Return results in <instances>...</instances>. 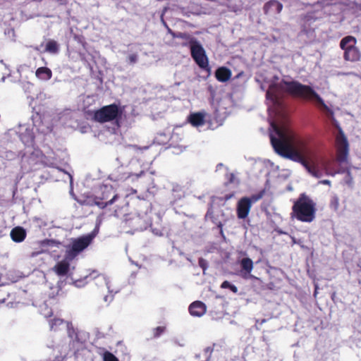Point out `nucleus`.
Here are the masks:
<instances>
[{
	"label": "nucleus",
	"mask_w": 361,
	"mask_h": 361,
	"mask_svg": "<svg viewBox=\"0 0 361 361\" xmlns=\"http://www.w3.org/2000/svg\"><path fill=\"white\" fill-rule=\"evenodd\" d=\"M271 126L278 136L270 135L275 152L283 158L300 164L312 176L320 178L322 173L317 166L316 152L310 145V139L298 135L286 126Z\"/></svg>",
	"instance_id": "f257e3e1"
},
{
	"label": "nucleus",
	"mask_w": 361,
	"mask_h": 361,
	"mask_svg": "<svg viewBox=\"0 0 361 361\" xmlns=\"http://www.w3.org/2000/svg\"><path fill=\"white\" fill-rule=\"evenodd\" d=\"M283 93H287L294 98L305 101H314L324 109H329L323 99L312 87L302 84L297 80L287 81L281 80L278 83L271 84L266 92V98L270 100L274 105H280L283 97Z\"/></svg>",
	"instance_id": "f03ea898"
},
{
	"label": "nucleus",
	"mask_w": 361,
	"mask_h": 361,
	"mask_svg": "<svg viewBox=\"0 0 361 361\" xmlns=\"http://www.w3.org/2000/svg\"><path fill=\"white\" fill-rule=\"evenodd\" d=\"M336 161L340 164V168L337 170L331 167L333 162L328 161L324 164L326 174L335 176L337 173H346V182L350 184L353 181V176L350 169L348 166L344 167L343 164H348L349 154V144L346 137L342 131H340L336 137Z\"/></svg>",
	"instance_id": "7ed1b4c3"
},
{
	"label": "nucleus",
	"mask_w": 361,
	"mask_h": 361,
	"mask_svg": "<svg viewBox=\"0 0 361 361\" xmlns=\"http://www.w3.org/2000/svg\"><path fill=\"white\" fill-rule=\"evenodd\" d=\"M316 203L305 192L299 195L293 200L290 217L301 222L311 223L316 217Z\"/></svg>",
	"instance_id": "20e7f679"
},
{
	"label": "nucleus",
	"mask_w": 361,
	"mask_h": 361,
	"mask_svg": "<svg viewBox=\"0 0 361 361\" xmlns=\"http://www.w3.org/2000/svg\"><path fill=\"white\" fill-rule=\"evenodd\" d=\"M114 192V188L111 185H103L99 188V193L97 195L88 197L85 200L90 206H97L100 209H104L108 205L112 204L118 198V195L114 194L109 200Z\"/></svg>",
	"instance_id": "39448f33"
},
{
	"label": "nucleus",
	"mask_w": 361,
	"mask_h": 361,
	"mask_svg": "<svg viewBox=\"0 0 361 361\" xmlns=\"http://www.w3.org/2000/svg\"><path fill=\"white\" fill-rule=\"evenodd\" d=\"M123 110L116 104L104 106L94 111L92 119L98 123H104L121 119Z\"/></svg>",
	"instance_id": "423d86ee"
},
{
	"label": "nucleus",
	"mask_w": 361,
	"mask_h": 361,
	"mask_svg": "<svg viewBox=\"0 0 361 361\" xmlns=\"http://www.w3.org/2000/svg\"><path fill=\"white\" fill-rule=\"evenodd\" d=\"M95 235L89 233L77 238H73L71 244L67 246L66 257L68 260H73L81 252L85 250L92 242Z\"/></svg>",
	"instance_id": "0eeeda50"
},
{
	"label": "nucleus",
	"mask_w": 361,
	"mask_h": 361,
	"mask_svg": "<svg viewBox=\"0 0 361 361\" xmlns=\"http://www.w3.org/2000/svg\"><path fill=\"white\" fill-rule=\"evenodd\" d=\"M357 39L351 35L344 37L340 42V48L343 51V59L346 61L357 62L361 59V52L356 47Z\"/></svg>",
	"instance_id": "6e6552de"
},
{
	"label": "nucleus",
	"mask_w": 361,
	"mask_h": 361,
	"mask_svg": "<svg viewBox=\"0 0 361 361\" xmlns=\"http://www.w3.org/2000/svg\"><path fill=\"white\" fill-rule=\"evenodd\" d=\"M190 48L191 56L195 63L202 69H209L208 59L205 51L197 39H191Z\"/></svg>",
	"instance_id": "1a4fd4ad"
},
{
	"label": "nucleus",
	"mask_w": 361,
	"mask_h": 361,
	"mask_svg": "<svg viewBox=\"0 0 361 361\" xmlns=\"http://www.w3.org/2000/svg\"><path fill=\"white\" fill-rule=\"evenodd\" d=\"M126 224L131 229L132 232L141 231L146 228V225L140 216H134L127 219Z\"/></svg>",
	"instance_id": "9d476101"
},
{
	"label": "nucleus",
	"mask_w": 361,
	"mask_h": 361,
	"mask_svg": "<svg viewBox=\"0 0 361 361\" xmlns=\"http://www.w3.org/2000/svg\"><path fill=\"white\" fill-rule=\"evenodd\" d=\"M283 9V4L277 0H270L264 6L266 14H279Z\"/></svg>",
	"instance_id": "9b49d317"
},
{
	"label": "nucleus",
	"mask_w": 361,
	"mask_h": 361,
	"mask_svg": "<svg viewBox=\"0 0 361 361\" xmlns=\"http://www.w3.org/2000/svg\"><path fill=\"white\" fill-rule=\"evenodd\" d=\"M207 307L205 304L201 301L193 302L189 306V312L191 315L195 317H201L206 312Z\"/></svg>",
	"instance_id": "f8f14e48"
},
{
	"label": "nucleus",
	"mask_w": 361,
	"mask_h": 361,
	"mask_svg": "<svg viewBox=\"0 0 361 361\" xmlns=\"http://www.w3.org/2000/svg\"><path fill=\"white\" fill-rule=\"evenodd\" d=\"M71 260L67 259L66 258L63 260H61L57 262L55 266L53 267V271L60 276H66L70 269V262Z\"/></svg>",
	"instance_id": "ddd939ff"
},
{
	"label": "nucleus",
	"mask_w": 361,
	"mask_h": 361,
	"mask_svg": "<svg viewBox=\"0 0 361 361\" xmlns=\"http://www.w3.org/2000/svg\"><path fill=\"white\" fill-rule=\"evenodd\" d=\"M206 114L204 112H196L191 114L188 121L195 127L202 126L205 123Z\"/></svg>",
	"instance_id": "4468645a"
},
{
	"label": "nucleus",
	"mask_w": 361,
	"mask_h": 361,
	"mask_svg": "<svg viewBox=\"0 0 361 361\" xmlns=\"http://www.w3.org/2000/svg\"><path fill=\"white\" fill-rule=\"evenodd\" d=\"M238 216L240 219L245 218L248 214V197H243L238 203Z\"/></svg>",
	"instance_id": "2eb2a0df"
},
{
	"label": "nucleus",
	"mask_w": 361,
	"mask_h": 361,
	"mask_svg": "<svg viewBox=\"0 0 361 361\" xmlns=\"http://www.w3.org/2000/svg\"><path fill=\"white\" fill-rule=\"evenodd\" d=\"M25 237L26 232L22 227H15L11 231V238L14 242L20 243L25 240Z\"/></svg>",
	"instance_id": "dca6fc26"
},
{
	"label": "nucleus",
	"mask_w": 361,
	"mask_h": 361,
	"mask_svg": "<svg viewBox=\"0 0 361 361\" xmlns=\"http://www.w3.org/2000/svg\"><path fill=\"white\" fill-rule=\"evenodd\" d=\"M215 76L219 82H226L231 77V71L226 67H220L215 72Z\"/></svg>",
	"instance_id": "f3484780"
},
{
	"label": "nucleus",
	"mask_w": 361,
	"mask_h": 361,
	"mask_svg": "<svg viewBox=\"0 0 361 361\" xmlns=\"http://www.w3.org/2000/svg\"><path fill=\"white\" fill-rule=\"evenodd\" d=\"M35 75L39 80H49L52 77V71L47 67H40L36 70Z\"/></svg>",
	"instance_id": "a211bd4d"
},
{
	"label": "nucleus",
	"mask_w": 361,
	"mask_h": 361,
	"mask_svg": "<svg viewBox=\"0 0 361 361\" xmlns=\"http://www.w3.org/2000/svg\"><path fill=\"white\" fill-rule=\"evenodd\" d=\"M66 324V322L59 318H54L49 321L50 329L54 331L60 330V327L63 326ZM67 325L68 322H66Z\"/></svg>",
	"instance_id": "6ab92c4d"
},
{
	"label": "nucleus",
	"mask_w": 361,
	"mask_h": 361,
	"mask_svg": "<svg viewBox=\"0 0 361 361\" xmlns=\"http://www.w3.org/2000/svg\"><path fill=\"white\" fill-rule=\"evenodd\" d=\"M59 44L55 40L50 39L47 42L45 47V51L51 54H56L59 52Z\"/></svg>",
	"instance_id": "aec40b11"
},
{
	"label": "nucleus",
	"mask_w": 361,
	"mask_h": 361,
	"mask_svg": "<svg viewBox=\"0 0 361 361\" xmlns=\"http://www.w3.org/2000/svg\"><path fill=\"white\" fill-rule=\"evenodd\" d=\"M165 326H157L152 329V338H157L166 331Z\"/></svg>",
	"instance_id": "412c9836"
},
{
	"label": "nucleus",
	"mask_w": 361,
	"mask_h": 361,
	"mask_svg": "<svg viewBox=\"0 0 361 361\" xmlns=\"http://www.w3.org/2000/svg\"><path fill=\"white\" fill-rule=\"evenodd\" d=\"M264 193H265V190H262L257 194L251 195L250 197V207L251 206V204L252 203H255L257 201H258L260 199H262L263 197V196L264 195Z\"/></svg>",
	"instance_id": "4be33fe9"
},
{
	"label": "nucleus",
	"mask_w": 361,
	"mask_h": 361,
	"mask_svg": "<svg viewBox=\"0 0 361 361\" xmlns=\"http://www.w3.org/2000/svg\"><path fill=\"white\" fill-rule=\"evenodd\" d=\"M173 36L176 38L188 40L190 45L191 39H196L195 38L192 37L188 33L186 32H178L177 34L173 33Z\"/></svg>",
	"instance_id": "5701e85b"
},
{
	"label": "nucleus",
	"mask_w": 361,
	"mask_h": 361,
	"mask_svg": "<svg viewBox=\"0 0 361 361\" xmlns=\"http://www.w3.org/2000/svg\"><path fill=\"white\" fill-rule=\"evenodd\" d=\"M221 288H228L230 289L233 293H236L238 292V288L236 286H235L234 285L231 284L229 281H224L221 285Z\"/></svg>",
	"instance_id": "b1692460"
},
{
	"label": "nucleus",
	"mask_w": 361,
	"mask_h": 361,
	"mask_svg": "<svg viewBox=\"0 0 361 361\" xmlns=\"http://www.w3.org/2000/svg\"><path fill=\"white\" fill-rule=\"evenodd\" d=\"M104 361H119L118 359L111 353L105 351L103 354Z\"/></svg>",
	"instance_id": "393cba45"
},
{
	"label": "nucleus",
	"mask_w": 361,
	"mask_h": 361,
	"mask_svg": "<svg viewBox=\"0 0 361 361\" xmlns=\"http://www.w3.org/2000/svg\"><path fill=\"white\" fill-rule=\"evenodd\" d=\"M339 207V200L337 196H334L331 198L330 200V207L331 209L336 211Z\"/></svg>",
	"instance_id": "a878e982"
},
{
	"label": "nucleus",
	"mask_w": 361,
	"mask_h": 361,
	"mask_svg": "<svg viewBox=\"0 0 361 361\" xmlns=\"http://www.w3.org/2000/svg\"><path fill=\"white\" fill-rule=\"evenodd\" d=\"M227 182L226 183H233L238 185L239 183L238 180L236 178L235 176L233 173H229L226 174Z\"/></svg>",
	"instance_id": "bb28decb"
},
{
	"label": "nucleus",
	"mask_w": 361,
	"mask_h": 361,
	"mask_svg": "<svg viewBox=\"0 0 361 361\" xmlns=\"http://www.w3.org/2000/svg\"><path fill=\"white\" fill-rule=\"evenodd\" d=\"M241 267L244 271H248V257H245L241 260Z\"/></svg>",
	"instance_id": "cd10ccee"
},
{
	"label": "nucleus",
	"mask_w": 361,
	"mask_h": 361,
	"mask_svg": "<svg viewBox=\"0 0 361 361\" xmlns=\"http://www.w3.org/2000/svg\"><path fill=\"white\" fill-rule=\"evenodd\" d=\"M128 60L131 64L135 63L137 61V55L136 54H130L128 57Z\"/></svg>",
	"instance_id": "c85d7f7f"
},
{
	"label": "nucleus",
	"mask_w": 361,
	"mask_h": 361,
	"mask_svg": "<svg viewBox=\"0 0 361 361\" xmlns=\"http://www.w3.org/2000/svg\"><path fill=\"white\" fill-rule=\"evenodd\" d=\"M199 265L203 269V270H205L207 268L206 262L202 258L199 259Z\"/></svg>",
	"instance_id": "c756f323"
},
{
	"label": "nucleus",
	"mask_w": 361,
	"mask_h": 361,
	"mask_svg": "<svg viewBox=\"0 0 361 361\" xmlns=\"http://www.w3.org/2000/svg\"><path fill=\"white\" fill-rule=\"evenodd\" d=\"M233 195H234L233 193L226 195L223 199L226 201V200L231 199Z\"/></svg>",
	"instance_id": "7c9ffc66"
},
{
	"label": "nucleus",
	"mask_w": 361,
	"mask_h": 361,
	"mask_svg": "<svg viewBox=\"0 0 361 361\" xmlns=\"http://www.w3.org/2000/svg\"><path fill=\"white\" fill-rule=\"evenodd\" d=\"M321 183H322L324 185H331V181L329 180H323L321 181Z\"/></svg>",
	"instance_id": "2f4dec72"
},
{
	"label": "nucleus",
	"mask_w": 361,
	"mask_h": 361,
	"mask_svg": "<svg viewBox=\"0 0 361 361\" xmlns=\"http://www.w3.org/2000/svg\"><path fill=\"white\" fill-rule=\"evenodd\" d=\"M61 3V4L66 5L67 4V0H56Z\"/></svg>",
	"instance_id": "473e14b6"
},
{
	"label": "nucleus",
	"mask_w": 361,
	"mask_h": 361,
	"mask_svg": "<svg viewBox=\"0 0 361 361\" xmlns=\"http://www.w3.org/2000/svg\"><path fill=\"white\" fill-rule=\"evenodd\" d=\"M249 262H250V272L252 270V261L250 259Z\"/></svg>",
	"instance_id": "72a5a7b5"
}]
</instances>
